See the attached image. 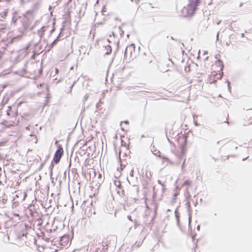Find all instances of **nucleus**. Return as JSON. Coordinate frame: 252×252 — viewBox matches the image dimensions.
<instances>
[{
	"label": "nucleus",
	"mask_w": 252,
	"mask_h": 252,
	"mask_svg": "<svg viewBox=\"0 0 252 252\" xmlns=\"http://www.w3.org/2000/svg\"><path fill=\"white\" fill-rule=\"evenodd\" d=\"M105 9H106V8L105 7H104L102 10V12H105L106 11Z\"/></svg>",
	"instance_id": "f8f14e48"
},
{
	"label": "nucleus",
	"mask_w": 252,
	"mask_h": 252,
	"mask_svg": "<svg viewBox=\"0 0 252 252\" xmlns=\"http://www.w3.org/2000/svg\"><path fill=\"white\" fill-rule=\"evenodd\" d=\"M63 149L62 145H59L58 146V149L54 155L52 163L58 164L60 162L62 156H63Z\"/></svg>",
	"instance_id": "39448f33"
},
{
	"label": "nucleus",
	"mask_w": 252,
	"mask_h": 252,
	"mask_svg": "<svg viewBox=\"0 0 252 252\" xmlns=\"http://www.w3.org/2000/svg\"><path fill=\"white\" fill-rule=\"evenodd\" d=\"M136 192L137 194H138L139 192V189L138 188H136Z\"/></svg>",
	"instance_id": "9b49d317"
},
{
	"label": "nucleus",
	"mask_w": 252,
	"mask_h": 252,
	"mask_svg": "<svg viewBox=\"0 0 252 252\" xmlns=\"http://www.w3.org/2000/svg\"><path fill=\"white\" fill-rule=\"evenodd\" d=\"M11 107L9 106L8 107V109L7 111V114L8 115H10V112L11 111Z\"/></svg>",
	"instance_id": "9d476101"
},
{
	"label": "nucleus",
	"mask_w": 252,
	"mask_h": 252,
	"mask_svg": "<svg viewBox=\"0 0 252 252\" xmlns=\"http://www.w3.org/2000/svg\"><path fill=\"white\" fill-rule=\"evenodd\" d=\"M3 144V142H0V146H1Z\"/></svg>",
	"instance_id": "dca6fc26"
},
{
	"label": "nucleus",
	"mask_w": 252,
	"mask_h": 252,
	"mask_svg": "<svg viewBox=\"0 0 252 252\" xmlns=\"http://www.w3.org/2000/svg\"><path fill=\"white\" fill-rule=\"evenodd\" d=\"M163 158L165 159L166 161H169V159L167 158Z\"/></svg>",
	"instance_id": "4468645a"
},
{
	"label": "nucleus",
	"mask_w": 252,
	"mask_h": 252,
	"mask_svg": "<svg viewBox=\"0 0 252 252\" xmlns=\"http://www.w3.org/2000/svg\"><path fill=\"white\" fill-rule=\"evenodd\" d=\"M118 187L120 188L121 187V184L120 183H119V185L118 186Z\"/></svg>",
	"instance_id": "2eb2a0df"
},
{
	"label": "nucleus",
	"mask_w": 252,
	"mask_h": 252,
	"mask_svg": "<svg viewBox=\"0 0 252 252\" xmlns=\"http://www.w3.org/2000/svg\"><path fill=\"white\" fill-rule=\"evenodd\" d=\"M216 63L220 66V70H218V72L213 71L212 72L210 79L213 82H216L217 80L221 79L222 76V68L223 67L222 63L220 60H218Z\"/></svg>",
	"instance_id": "20e7f679"
},
{
	"label": "nucleus",
	"mask_w": 252,
	"mask_h": 252,
	"mask_svg": "<svg viewBox=\"0 0 252 252\" xmlns=\"http://www.w3.org/2000/svg\"><path fill=\"white\" fill-rule=\"evenodd\" d=\"M105 54H110L111 52H112V48H111V46L109 45H107L106 46H105Z\"/></svg>",
	"instance_id": "6e6552de"
},
{
	"label": "nucleus",
	"mask_w": 252,
	"mask_h": 252,
	"mask_svg": "<svg viewBox=\"0 0 252 252\" xmlns=\"http://www.w3.org/2000/svg\"><path fill=\"white\" fill-rule=\"evenodd\" d=\"M55 72H56V74H58V72H59V70L58 68H56L55 69Z\"/></svg>",
	"instance_id": "ddd939ff"
},
{
	"label": "nucleus",
	"mask_w": 252,
	"mask_h": 252,
	"mask_svg": "<svg viewBox=\"0 0 252 252\" xmlns=\"http://www.w3.org/2000/svg\"><path fill=\"white\" fill-rule=\"evenodd\" d=\"M125 123H126V124H127V123H128V122H126H126H125Z\"/></svg>",
	"instance_id": "f3484780"
},
{
	"label": "nucleus",
	"mask_w": 252,
	"mask_h": 252,
	"mask_svg": "<svg viewBox=\"0 0 252 252\" xmlns=\"http://www.w3.org/2000/svg\"><path fill=\"white\" fill-rule=\"evenodd\" d=\"M109 244L110 240L106 238L104 239L101 243L94 239L89 243L87 250L92 251L95 250V252H105Z\"/></svg>",
	"instance_id": "f257e3e1"
},
{
	"label": "nucleus",
	"mask_w": 252,
	"mask_h": 252,
	"mask_svg": "<svg viewBox=\"0 0 252 252\" xmlns=\"http://www.w3.org/2000/svg\"><path fill=\"white\" fill-rule=\"evenodd\" d=\"M136 56L135 47L132 45L126 47L125 52V58L129 61H133Z\"/></svg>",
	"instance_id": "7ed1b4c3"
},
{
	"label": "nucleus",
	"mask_w": 252,
	"mask_h": 252,
	"mask_svg": "<svg viewBox=\"0 0 252 252\" xmlns=\"http://www.w3.org/2000/svg\"><path fill=\"white\" fill-rule=\"evenodd\" d=\"M191 181L189 180H187L186 181H185V182L183 184V186L188 187L191 185Z\"/></svg>",
	"instance_id": "1a4fd4ad"
},
{
	"label": "nucleus",
	"mask_w": 252,
	"mask_h": 252,
	"mask_svg": "<svg viewBox=\"0 0 252 252\" xmlns=\"http://www.w3.org/2000/svg\"><path fill=\"white\" fill-rule=\"evenodd\" d=\"M18 121L17 120V117L13 116L3 121L2 124L7 127L13 126L17 124Z\"/></svg>",
	"instance_id": "0eeeda50"
},
{
	"label": "nucleus",
	"mask_w": 252,
	"mask_h": 252,
	"mask_svg": "<svg viewBox=\"0 0 252 252\" xmlns=\"http://www.w3.org/2000/svg\"><path fill=\"white\" fill-rule=\"evenodd\" d=\"M187 137L185 136H181L178 139L179 147L181 152L184 154L187 151Z\"/></svg>",
	"instance_id": "423d86ee"
},
{
	"label": "nucleus",
	"mask_w": 252,
	"mask_h": 252,
	"mask_svg": "<svg viewBox=\"0 0 252 252\" xmlns=\"http://www.w3.org/2000/svg\"><path fill=\"white\" fill-rule=\"evenodd\" d=\"M200 3V0H189L186 6L183 8L181 10L182 14L184 17H191L193 16Z\"/></svg>",
	"instance_id": "f03ea898"
}]
</instances>
